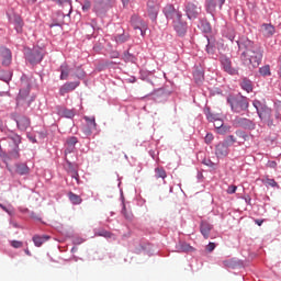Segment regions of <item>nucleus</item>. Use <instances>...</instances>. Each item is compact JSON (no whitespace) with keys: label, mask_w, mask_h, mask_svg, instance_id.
<instances>
[{"label":"nucleus","mask_w":281,"mask_h":281,"mask_svg":"<svg viewBox=\"0 0 281 281\" xmlns=\"http://www.w3.org/2000/svg\"><path fill=\"white\" fill-rule=\"evenodd\" d=\"M193 79L195 85L200 87V85H203V80H205V71L201 67H195L193 70Z\"/></svg>","instance_id":"22"},{"label":"nucleus","mask_w":281,"mask_h":281,"mask_svg":"<svg viewBox=\"0 0 281 281\" xmlns=\"http://www.w3.org/2000/svg\"><path fill=\"white\" fill-rule=\"evenodd\" d=\"M236 137H238L240 139V142L238 143L239 146H241V144H245V142H249V139H254V135L252 134H248L247 132L243 131V130H237L235 132Z\"/></svg>","instance_id":"28"},{"label":"nucleus","mask_w":281,"mask_h":281,"mask_svg":"<svg viewBox=\"0 0 281 281\" xmlns=\"http://www.w3.org/2000/svg\"><path fill=\"white\" fill-rule=\"evenodd\" d=\"M76 78L79 80H82L87 77V72L82 69V67H77L76 72H75Z\"/></svg>","instance_id":"50"},{"label":"nucleus","mask_w":281,"mask_h":281,"mask_svg":"<svg viewBox=\"0 0 281 281\" xmlns=\"http://www.w3.org/2000/svg\"><path fill=\"white\" fill-rule=\"evenodd\" d=\"M68 199L72 205H80L82 203V198L71 191L68 192Z\"/></svg>","instance_id":"43"},{"label":"nucleus","mask_w":281,"mask_h":281,"mask_svg":"<svg viewBox=\"0 0 281 281\" xmlns=\"http://www.w3.org/2000/svg\"><path fill=\"white\" fill-rule=\"evenodd\" d=\"M240 54L241 65L250 69H258L262 64L265 49L262 46L249 37L243 35L236 41Z\"/></svg>","instance_id":"1"},{"label":"nucleus","mask_w":281,"mask_h":281,"mask_svg":"<svg viewBox=\"0 0 281 281\" xmlns=\"http://www.w3.org/2000/svg\"><path fill=\"white\" fill-rule=\"evenodd\" d=\"M109 7L105 4L104 0H95L92 12H95L97 16H102L109 12Z\"/></svg>","instance_id":"16"},{"label":"nucleus","mask_w":281,"mask_h":281,"mask_svg":"<svg viewBox=\"0 0 281 281\" xmlns=\"http://www.w3.org/2000/svg\"><path fill=\"white\" fill-rule=\"evenodd\" d=\"M207 44L205 46V52L209 56H214L216 54V38L214 36H205Z\"/></svg>","instance_id":"20"},{"label":"nucleus","mask_w":281,"mask_h":281,"mask_svg":"<svg viewBox=\"0 0 281 281\" xmlns=\"http://www.w3.org/2000/svg\"><path fill=\"white\" fill-rule=\"evenodd\" d=\"M239 87L243 89V91H246V93H251L254 91V81L247 77H244L239 81Z\"/></svg>","instance_id":"23"},{"label":"nucleus","mask_w":281,"mask_h":281,"mask_svg":"<svg viewBox=\"0 0 281 281\" xmlns=\"http://www.w3.org/2000/svg\"><path fill=\"white\" fill-rule=\"evenodd\" d=\"M170 95H172V90H169L167 87H162L159 89H155L151 93L143 97V99L151 98L154 102L158 104H164L168 102V98H170Z\"/></svg>","instance_id":"7"},{"label":"nucleus","mask_w":281,"mask_h":281,"mask_svg":"<svg viewBox=\"0 0 281 281\" xmlns=\"http://www.w3.org/2000/svg\"><path fill=\"white\" fill-rule=\"evenodd\" d=\"M21 89H32V81L27 75L21 77Z\"/></svg>","instance_id":"45"},{"label":"nucleus","mask_w":281,"mask_h":281,"mask_svg":"<svg viewBox=\"0 0 281 281\" xmlns=\"http://www.w3.org/2000/svg\"><path fill=\"white\" fill-rule=\"evenodd\" d=\"M173 31L176 32L177 36L179 38H186V36L188 35V21H186V19L180 18L179 20H176V22L171 23Z\"/></svg>","instance_id":"11"},{"label":"nucleus","mask_w":281,"mask_h":281,"mask_svg":"<svg viewBox=\"0 0 281 281\" xmlns=\"http://www.w3.org/2000/svg\"><path fill=\"white\" fill-rule=\"evenodd\" d=\"M20 153L21 148L13 146V148L7 154V161H10V159H19L21 157Z\"/></svg>","instance_id":"39"},{"label":"nucleus","mask_w":281,"mask_h":281,"mask_svg":"<svg viewBox=\"0 0 281 281\" xmlns=\"http://www.w3.org/2000/svg\"><path fill=\"white\" fill-rule=\"evenodd\" d=\"M10 245L11 247H13V249H21V247H23V241L11 240Z\"/></svg>","instance_id":"56"},{"label":"nucleus","mask_w":281,"mask_h":281,"mask_svg":"<svg viewBox=\"0 0 281 281\" xmlns=\"http://www.w3.org/2000/svg\"><path fill=\"white\" fill-rule=\"evenodd\" d=\"M236 124L244 131H256V122L247 117H237Z\"/></svg>","instance_id":"14"},{"label":"nucleus","mask_w":281,"mask_h":281,"mask_svg":"<svg viewBox=\"0 0 281 281\" xmlns=\"http://www.w3.org/2000/svg\"><path fill=\"white\" fill-rule=\"evenodd\" d=\"M226 102L233 113H245V111H249V98L241 93L228 94Z\"/></svg>","instance_id":"3"},{"label":"nucleus","mask_w":281,"mask_h":281,"mask_svg":"<svg viewBox=\"0 0 281 281\" xmlns=\"http://www.w3.org/2000/svg\"><path fill=\"white\" fill-rule=\"evenodd\" d=\"M222 34L224 38H228V41L234 43V38H236V30L234 29V26H225L224 30L222 31Z\"/></svg>","instance_id":"27"},{"label":"nucleus","mask_w":281,"mask_h":281,"mask_svg":"<svg viewBox=\"0 0 281 281\" xmlns=\"http://www.w3.org/2000/svg\"><path fill=\"white\" fill-rule=\"evenodd\" d=\"M76 144H78V137L70 136L66 139V148H65V155H70V153L76 151Z\"/></svg>","instance_id":"21"},{"label":"nucleus","mask_w":281,"mask_h":281,"mask_svg":"<svg viewBox=\"0 0 281 281\" xmlns=\"http://www.w3.org/2000/svg\"><path fill=\"white\" fill-rule=\"evenodd\" d=\"M183 10L189 21H196L201 16L202 8L199 0H184Z\"/></svg>","instance_id":"6"},{"label":"nucleus","mask_w":281,"mask_h":281,"mask_svg":"<svg viewBox=\"0 0 281 281\" xmlns=\"http://www.w3.org/2000/svg\"><path fill=\"white\" fill-rule=\"evenodd\" d=\"M12 120H14L19 131H27V128H30V117L25 115L16 116L15 114H12Z\"/></svg>","instance_id":"15"},{"label":"nucleus","mask_w":281,"mask_h":281,"mask_svg":"<svg viewBox=\"0 0 281 281\" xmlns=\"http://www.w3.org/2000/svg\"><path fill=\"white\" fill-rule=\"evenodd\" d=\"M216 249V244L214 243H209V245L206 246V251H209L210 254H212V251Z\"/></svg>","instance_id":"62"},{"label":"nucleus","mask_w":281,"mask_h":281,"mask_svg":"<svg viewBox=\"0 0 281 281\" xmlns=\"http://www.w3.org/2000/svg\"><path fill=\"white\" fill-rule=\"evenodd\" d=\"M59 71H60V76H59L60 80H67L69 78V65H67V63H64L60 65Z\"/></svg>","instance_id":"40"},{"label":"nucleus","mask_w":281,"mask_h":281,"mask_svg":"<svg viewBox=\"0 0 281 281\" xmlns=\"http://www.w3.org/2000/svg\"><path fill=\"white\" fill-rule=\"evenodd\" d=\"M80 87V81H68L59 88V95H65L71 91H76Z\"/></svg>","instance_id":"17"},{"label":"nucleus","mask_w":281,"mask_h":281,"mask_svg":"<svg viewBox=\"0 0 281 281\" xmlns=\"http://www.w3.org/2000/svg\"><path fill=\"white\" fill-rule=\"evenodd\" d=\"M176 249H178L180 254H190V252L196 251V249L190 246V244L188 243H179L176 246Z\"/></svg>","instance_id":"32"},{"label":"nucleus","mask_w":281,"mask_h":281,"mask_svg":"<svg viewBox=\"0 0 281 281\" xmlns=\"http://www.w3.org/2000/svg\"><path fill=\"white\" fill-rule=\"evenodd\" d=\"M203 113L207 122H216V114L212 113V110L210 109V106L205 105Z\"/></svg>","instance_id":"44"},{"label":"nucleus","mask_w":281,"mask_h":281,"mask_svg":"<svg viewBox=\"0 0 281 281\" xmlns=\"http://www.w3.org/2000/svg\"><path fill=\"white\" fill-rule=\"evenodd\" d=\"M236 190H238V187L236 184H232L227 188L226 192L227 194H236Z\"/></svg>","instance_id":"57"},{"label":"nucleus","mask_w":281,"mask_h":281,"mask_svg":"<svg viewBox=\"0 0 281 281\" xmlns=\"http://www.w3.org/2000/svg\"><path fill=\"white\" fill-rule=\"evenodd\" d=\"M8 126L5 125V123L3 122V120L0 119V132L1 133H8Z\"/></svg>","instance_id":"59"},{"label":"nucleus","mask_w":281,"mask_h":281,"mask_svg":"<svg viewBox=\"0 0 281 281\" xmlns=\"http://www.w3.org/2000/svg\"><path fill=\"white\" fill-rule=\"evenodd\" d=\"M131 23L134 30H142L139 25H135V23H139V16H137L136 14L131 16Z\"/></svg>","instance_id":"52"},{"label":"nucleus","mask_w":281,"mask_h":281,"mask_svg":"<svg viewBox=\"0 0 281 281\" xmlns=\"http://www.w3.org/2000/svg\"><path fill=\"white\" fill-rule=\"evenodd\" d=\"M55 3L59 5V8H63V5H69L70 10L67 16L71 15V10H72L71 0H57Z\"/></svg>","instance_id":"47"},{"label":"nucleus","mask_w":281,"mask_h":281,"mask_svg":"<svg viewBox=\"0 0 281 281\" xmlns=\"http://www.w3.org/2000/svg\"><path fill=\"white\" fill-rule=\"evenodd\" d=\"M7 137L8 139H10L11 142H13V146L19 147L21 145L22 142V137L21 135L8 130Z\"/></svg>","instance_id":"33"},{"label":"nucleus","mask_w":281,"mask_h":281,"mask_svg":"<svg viewBox=\"0 0 281 281\" xmlns=\"http://www.w3.org/2000/svg\"><path fill=\"white\" fill-rule=\"evenodd\" d=\"M252 106L256 109L259 120L262 124H266L268 128H276V126L280 124L281 113H279L277 109H274L273 113V110L269 108V105L258 99L252 101Z\"/></svg>","instance_id":"2"},{"label":"nucleus","mask_w":281,"mask_h":281,"mask_svg":"<svg viewBox=\"0 0 281 281\" xmlns=\"http://www.w3.org/2000/svg\"><path fill=\"white\" fill-rule=\"evenodd\" d=\"M24 58L26 63L35 67V65H41L43 63V58H45V49L41 46H33L30 48L29 46L24 47Z\"/></svg>","instance_id":"4"},{"label":"nucleus","mask_w":281,"mask_h":281,"mask_svg":"<svg viewBox=\"0 0 281 281\" xmlns=\"http://www.w3.org/2000/svg\"><path fill=\"white\" fill-rule=\"evenodd\" d=\"M47 25L52 30V27H63V25H65V22H60L58 21V19L52 18V23H48Z\"/></svg>","instance_id":"48"},{"label":"nucleus","mask_w":281,"mask_h":281,"mask_svg":"<svg viewBox=\"0 0 281 281\" xmlns=\"http://www.w3.org/2000/svg\"><path fill=\"white\" fill-rule=\"evenodd\" d=\"M57 115L59 117H67L68 120H74L76 117V110H69L63 105H57L56 106Z\"/></svg>","instance_id":"18"},{"label":"nucleus","mask_w":281,"mask_h":281,"mask_svg":"<svg viewBox=\"0 0 281 281\" xmlns=\"http://www.w3.org/2000/svg\"><path fill=\"white\" fill-rule=\"evenodd\" d=\"M218 122H221V125H215L216 133L218 135H227V133H232V126L225 125L223 121H218Z\"/></svg>","instance_id":"37"},{"label":"nucleus","mask_w":281,"mask_h":281,"mask_svg":"<svg viewBox=\"0 0 281 281\" xmlns=\"http://www.w3.org/2000/svg\"><path fill=\"white\" fill-rule=\"evenodd\" d=\"M202 164L204 166H207L209 168H213V170H214V168H216V164H214L211 159H207V158H204L202 160Z\"/></svg>","instance_id":"55"},{"label":"nucleus","mask_w":281,"mask_h":281,"mask_svg":"<svg viewBox=\"0 0 281 281\" xmlns=\"http://www.w3.org/2000/svg\"><path fill=\"white\" fill-rule=\"evenodd\" d=\"M15 172L21 177L30 175V167H27V165L24 162H18L15 164Z\"/></svg>","instance_id":"35"},{"label":"nucleus","mask_w":281,"mask_h":281,"mask_svg":"<svg viewBox=\"0 0 281 281\" xmlns=\"http://www.w3.org/2000/svg\"><path fill=\"white\" fill-rule=\"evenodd\" d=\"M200 30L203 34H212V24L207 19L203 18L200 20Z\"/></svg>","instance_id":"34"},{"label":"nucleus","mask_w":281,"mask_h":281,"mask_svg":"<svg viewBox=\"0 0 281 281\" xmlns=\"http://www.w3.org/2000/svg\"><path fill=\"white\" fill-rule=\"evenodd\" d=\"M83 120L86 124L81 127L82 137L83 139H89L93 135V131L98 128V124L95 123V117L85 116Z\"/></svg>","instance_id":"10"},{"label":"nucleus","mask_w":281,"mask_h":281,"mask_svg":"<svg viewBox=\"0 0 281 281\" xmlns=\"http://www.w3.org/2000/svg\"><path fill=\"white\" fill-rule=\"evenodd\" d=\"M114 41L116 45H124V43H128V41H131V34L123 31V33L114 35Z\"/></svg>","instance_id":"30"},{"label":"nucleus","mask_w":281,"mask_h":281,"mask_svg":"<svg viewBox=\"0 0 281 281\" xmlns=\"http://www.w3.org/2000/svg\"><path fill=\"white\" fill-rule=\"evenodd\" d=\"M200 232L205 239L210 238V233L212 232V224L207 222H202L200 225Z\"/></svg>","instance_id":"36"},{"label":"nucleus","mask_w":281,"mask_h":281,"mask_svg":"<svg viewBox=\"0 0 281 281\" xmlns=\"http://www.w3.org/2000/svg\"><path fill=\"white\" fill-rule=\"evenodd\" d=\"M261 30H262L263 36L266 38H271V36H273V34H276V26H273V24H271V23H263L261 25Z\"/></svg>","instance_id":"26"},{"label":"nucleus","mask_w":281,"mask_h":281,"mask_svg":"<svg viewBox=\"0 0 281 281\" xmlns=\"http://www.w3.org/2000/svg\"><path fill=\"white\" fill-rule=\"evenodd\" d=\"M98 236H103L104 238H111V233L106 231H101L98 233Z\"/></svg>","instance_id":"63"},{"label":"nucleus","mask_w":281,"mask_h":281,"mask_svg":"<svg viewBox=\"0 0 281 281\" xmlns=\"http://www.w3.org/2000/svg\"><path fill=\"white\" fill-rule=\"evenodd\" d=\"M225 1L226 0H205V10L207 14L214 16L216 14V8H218V10H223Z\"/></svg>","instance_id":"12"},{"label":"nucleus","mask_w":281,"mask_h":281,"mask_svg":"<svg viewBox=\"0 0 281 281\" xmlns=\"http://www.w3.org/2000/svg\"><path fill=\"white\" fill-rule=\"evenodd\" d=\"M221 68L225 71V74H228V76H238L239 71L238 68L234 67L232 64V58H229L227 55L222 54L218 58Z\"/></svg>","instance_id":"9"},{"label":"nucleus","mask_w":281,"mask_h":281,"mask_svg":"<svg viewBox=\"0 0 281 281\" xmlns=\"http://www.w3.org/2000/svg\"><path fill=\"white\" fill-rule=\"evenodd\" d=\"M0 56L3 67H10V65H12V50H10V48L1 47Z\"/></svg>","instance_id":"19"},{"label":"nucleus","mask_w":281,"mask_h":281,"mask_svg":"<svg viewBox=\"0 0 281 281\" xmlns=\"http://www.w3.org/2000/svg\"><path fill=\"white\" fill-rule=\"evenodd\" d=\"M31 90L32 89L30 88H20V98H23V100H27Z\"/></svg>","instance_id":"51"},{"label":"nucleus","mask_w":281,"mask_h":281,"mask_svg":"<svg viewBox=\"0 0 281 281\" xmlns=\"http://www.w3.org/2000/svg\"><path fill=\"white\" fill-rule=\"evenodd\" d=\"M2 76H0V79L3 80L4 82H10V80H12V72L10 71H3Z\"/></svg>","instance_id":"53"},{"label":"nucleus","mask_w":281,"mask_h":281,"mask_svg":"<svg viewBox=\"0 0 281 281\" xmlns=\"http://www.w3.org/2000/svg\"><path fill=\"white\" fill-rule=\"evenodd\" d=\"M80 5L82 8V12H89V10H91L92 3L91 0H82L80 2Z\"/></svg>","instance_id":"49"},{"label":"nucleus","mask_w":281,"mask_h":281,"mask_svg":"<svg viewBox=\"0 0 281 281\" xmlns=\"http://www.w3.org/2000/svg\"><path fill=\"white\" fill-rule=\"evenodd\" d=\"M66 161V171L68 172V175H76V172H78V164L76 162H71L69 159L65 158Z\"/></svg>","instance_id":"38"},{"label":"nucleus","mask_w":281,"mask_h":281,"mask_svg":"<svg viewBox=\"0 0 281 281\" xmlns=\"http://www.w3.org/2000/svg\"><path fill=\"white\" fill-rule=\"evenodd\" d=\"M162 14L165 15V19H167V21H171V23H175L179 19L183 18V12L181 9H179V7H175L172 3H167L162 8Z\"/></svg>","instance_id":"8"},{"label":"nucleus","mask_w":281,"mask_h":281,"mask_svg":"<svg viewBox=\"0 0 281 281\" xmlns=\"http://www.w3.org/2000/svg\"><path fill=\"white\" fill-rule=\"evenodd\" d=\"M104 3L111 10V8H115V4L117 3V0H104Z\"/></svg>","instance_id":"58"},{"label":"nucleus","mask_w":281,"mask_h":281,"mask_svg":"<svg viewBox=\"0 0 281 281\" xmlns=\"http://www.w3.org/2000/svg\"><path fill=\"white\" fill-rule=\"evenodd\" d=\"M259 74L263 78H267L268 76H271V66L266 65L259 68Z\"/></svg>","instance_id":"46"},{"label":"nucleus","mask_w":281,"mask_h":281,"mask_svg":"<svg viewBox=\"0 0 281 281\" xmlns=\"http://www.w3.org/2000/svg\"><path fill=\"white\" fill-rule=\"evenodd\" d=\"M13 25L18 34H23V26L25 23L23 22V18H21V15L13 14Z\"/></svg>","instance_id":"25"},{"label":"nucleus","mask_w":281,"mask_h":281,"mask_svg":"<svg viewBox=\"0 0 281 281\" xmlns=\"http://www.w3.org/2000/svg\"><path fill=\"white\" fill-rule=\"evenodd\" d=\"M153 78H155L154 72L149 70H139V79L145 80L146 82H149V85H153L155 87V81H153Z\"/></svg>","instance_id":"29"},{"label":"nucleus","mask_w":281,"mask_h":281,"mask_svg":"<svg viewBox=\"0 0 281 281\" xmlns=\"http://www.w3.org/2000/svg\"><path fill=\"white\" fill-rule=\"evenodd\" d=\"M70 177H71V179L76 180L78 186H80V175L78 173V171H76V173H70Z\"/></svg>","instance_id":"60"},{"label":"nucleus","mask_w":281,"mask_h":281,"mask_svg":"<svg viewBox=\"0 0 281 281\" xmlns=\"http://www.w3.org/2000/svg\"><path fill=\"white\" fill-rule=\"evenodd\" d=\"M267 168H278V162H276L274 160H268L267 162Z\"/></svg>","instance_id":"61"},{"label":"nucleus","mask_w":281,"mask_h":281,"mask_svg":"<svg viewBox=\"0 0 281 281\" xmlns=\"http://www.w3.org/2000/svg\"><path fill=\"white\" fill-rule=\"evenodd\" d=\"M49 236L44 235V236H38L35 235L33 236V243L35 245V247H41L43 245V243H47V240H49Z\"/></svg>","instance_id":"42"},{"label":"nucleus","mask_w":281,"mask_h":281,"mask_svg":"<svg viewBox=\"0 0 281 281\" xmlns=\"http://www.w3.org/2000/svg\"><path fill=\"white\" fill-rule=\"evenodd\" d=\"M260 181L266 188H276L277 190H280V184H278L276 179L269 178V176H265Z\"/></svg>","instance_id":"31"},{"label":"nucleus","mask_w":281,"mask_h":281,"mask_svg":"<svg viewBox=\"0 0 281 281\" xmlns=\"http://www.w3.org/2000/svg\"><path fill=\"white\" fill-rule=\"evenodd\" d=\"M110 58H120V52L117 50L110 52Z\"/></svg>","instance_id":"64"},{"label":"nucleus","mask_w":281,"mask_h":281,"mask_svg":"<svg viewBox=\"0 0 281 281\" xmlns=\"http://www.w3.org/2000/svg\"><path fill=\"white\" fill-rule=\"evenodd\" d=\"M166 177H168V173L166 172V169H164V167L155 168V178L156 179H162L164 183H166Z\"/></svg>","instance_id":"41"},{"label":"nucleus","mask_w":281,"mask_h":281,"mask_svg":"<svg viewBox=\"0 0 281 281\" xmlns=\"http://www.w3.org/2000/svg\"><path fill=\"white\" fill-rule=\"evenodd\" d=\"M236 142L235 135H228L224 140L220 142L215 146V155L217 159H224V157H227V155H229V147L234 146Z\"/></svg>","instance_id":"5"},{"label":"nucleus","mask_w":281,"mask_h":281,"mask_svg":"<svg viewBox=\"0 0 281 281\" xmlns=\"http://www.w3.org/2000/svg\"><path fill=\"white\" fill-rule=\"evenodd\" d=\"M121 60H124L126 64L131 63L132 65H135L137 63V56L131 53V47L128 49L124 50L121 55Z\"/></svg>","instance_id":"24"},{"label":"nucleus","mask_w":281,"mask_h":281,"mask_svg":"<svg viewBox=\"0 0 281 281\" xmlns=\"http://www.w3.org/2000/svg\"><path fill=\"white\" fill-rule=\"evenodd\" d=\"M212 142H214V134L207 133L204 137V143L207 144V146H210Z\"/></svg>","instance_id":"54"},{"label":"nucleus","mask_w":281,"mask_h":281,"mask_svg":"<svg viewBox=\"0 0 281 281\" xmlns=\"http://www.w3.org/2000/svg\"><path fill=\"white\" fill-rule=\"evenodd\" d=\"M147 14L153 23L157 21V16H159V5L157 2L153 0L147 1Z\"/></svg>","instance_id":"13"}]
</instances>
